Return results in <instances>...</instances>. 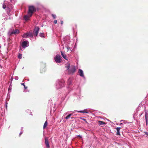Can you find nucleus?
Here are the masks:
<instances>
[{
  "instance_id": "f257e3e1",
  "label": "nucleus",
  "mask_w": 148,
  "mask_h": 148,
  "mask_svg": "<svg viewBox=\"0 0 148 148\" xmlns=\"http://www.w3.org/2000/svg\"><path fill=\"white\" fill-rule=\"evenodd\" d=\"M36 8L33 6H29V7L28 15H30V16H32L33 12H36Z\"/></svg>"
},
{
  "instance_id": "f03ea898",
  "label": "nucleus",
  "mask_w": 148,
  "mask_h": 148,
  "mask_svg": "<svg viewBox=\"0 0 148 148\" xmlns=\"http://www.w3.org/2000/svg\"><path fill=\"white\" fill-rule=\"evenodd\" d=\"M62 57L59 55H56L54 58V59L56 63H59L62 62Z\"/></svg>"
},
{
  "instance_id": "7ed1b4c3",
  "label": "nucleus",
  "mask_w": 148,
  "mask_h": 148,
  "mask_svg": "<svg viewBox=\"0 0 148 148\" xmlns=\"http://www.w3.org/2000/svg\"><path fill=\"white\" fill-rule=\"evenodd\" d=\"M75 66H71V68L68 70V73L69 74H73L75 71Z\"/></svg>"
},
{
  "instance_id": "20e7f679",
  "label": "nucleus",
  "mask_w": 148,
  "mask_h": 148,
  "mask_svg": "<svg viewBox=\"0 0 148 148\" xmlns=\"http://www.w3.org/2000/svg\"><path fill=\"white\" fill-rule=\"evenodd\" d=\"M23 36V38H27L28 37H33V34L32 33L30 32L25 33L24 34Z\"/></svg>"
},
{
  "instance_id": "39448f33",
  "label": "nucleus",
  "mask_w": 148,
  "mask_h": 148,
  "mask_svg": "<svg viewBox=\"0 0 148 148\" xmlns=\"http://www.w3.org/2000/svg\"><path fill=\"white\" fill-rule=\"evenodd\" d=\"M39 30V28L38 27H35L33 31V34L35 36H36L38 33Z\"/></svg>"
},
{
  "instance_id": "423d86ee",
  "label": "nucleus",
  "mask_w": 148,
  "mask_h": 148,
  "mask_svg": "<svg viewBox=\"0 0 148 148\" xmlns=\"http://www.w3.org/2000/svg\"><path fill=\"white\" fill-rule=\"evenodd\" d=\"M45 144L47 148H50L48 138L46 137L45 140Z\"/></svg>"
},
{
  "instance_id": "0eeeda50",
  "label": "nucleus",
  "mask_w": 148,
  "mask_h": 148,
  "mask_svg": "<svg viewBox=\"0 0 148 148\" xmlns=\"http://www.w3.org/2000/svg\"><path fill=\"white\" fill-rule=\"evenodd\" d=\"M78 73H79V75L80 76L83 77H84L83 72L82 70L79 69L78 71Z\"/></svg>"
},
{
  "instance_id": "6e6552de",
  "label": "nucleus",
  "mask_w": 148,
  "mask_h": 148,
  "mask_svg": "<svg viewBox=\"0 0 148 148\" xmlns=\"http://www.w3.org/2000/svg\"><path fill=\"white\" fill-rule=\"evenodd\" d=\"M19 33V30L18 29H16L14 31H13L11 33V34H16Z\"/></svg>"
},
{
  "instance_id": "1a4fd4ad",
  "label": "nucleus",
  "mask_w": 148,
  "mask_h": 148,
  "mask_svg": "<svg viewBox=\"0 0 148 148\" xmlns=\"http://www.w3.org/2000/svg\"><path fill=\"white\" fill-rule=\"evenodd\" d=\"M22 45L23 47L25 48L27 46V41H24L22 42Z\"/></svg>"
},
{
  "instance_id": "9d476101",
  "label": "nucleus",
  "mask_w": 148,
  "mask_h": 148,
  "mask_svg": "<svg viewBox=\"0 0 148 148\" xmlns=\"http://www.w3.org/2000/svg\"><path fill=\"white\" fill-rule=\"evenodd\" d=\"M31 16H30V15H25L24 16V19L26 21H27L29 19V18Z\"/></svg>"
},
{
  "instance_id": "9b49d317",
  "label": "nucleus",
  "mask_w": 148,
  "mask_h": 148,
  "mask_svg": "<svg viewBox=\"0 0 148 148\" xmlns=\"http://www.w3.org/2000/svg\"><path fill=\"white\" fill-rule=\"evenodd\" d=\"M60 52H61V55H62V57L65 59L66 60H67V59L66 58V57H67L66 55L64 53H63L62 51H61Z\"/></svg>"
},
{
  "instance_id": "f8f14e48",
  "label": "nucleus",
  "mask_w": 148,
  "mask_h": 148,
  "mask_svg": "<svg viewBox=\"0 0 148 148\" xmlns=\"http://www.w3.org/2000/svg\"><path fill=\"white\" fill-rule=\"evenodd\" d=\"M121 128V127H116V129L117 130V132L116 133V134L117 135H120V130Z\"/></svg>"
},
{
  "instance_id": "ddd939ff",
  "label": "nucleus",
  "mask_w": 148,
  "mask_h": 148,
  "mask_svg": "<svg viewBox=\"0 0 148 148\" xmlns=\"http://www.w3.org/2000/svg\"><path fill=\"white\" fill-rule=\"evenodd\" d=\"M60 84L61 87H63L64 86V81L60 82Z\"/></svg>"
},
{
  "instance_id": "4468645a",
  "label": "nucleus",
  "mask_w": 148,
  "mask_h": 148,
  "mask_svg": "<svg viewBox=\"0 0 148 148\" xmlns=\"http://www.w3.org/2000/svg\"><path fill=\"white\" fill-rule=\"evenodd\" d=\"M147 113H145V120H146V125H147L148 124V120L147 119Z\"/></svg>"
},
{
  "instance_id": "2eb2a0df",
  "label": "nucleus",
  "mask_w": 148,
  "mask_h": 148,
  "mask_svg": "<svg viewBox=\"0 0 148 148\" xmlns=\"http://www.w3.org/2000/svg\"><path fill=\"white\" fill-rule=\"evenodd\" d=\"M77 112H79V113H88V112L86 111V110H81V111H76Z\"/></svg>"
},
{
  "instance_id": "dca6fc26",
  "label": "nucleus",
  "mask_w": 148,
  "mask_h": 148,
  "mask_svg": "<svg viewBox=\"0 0 148 148\" xmlns=\"http://www.w3.org/2000/svg\"><path fill=\"white\" fill-rule=\"evenodd\" d=\"M70 64H69V63L68 62V63H67L66 64V68L67 69V70H69V68H70Z\"/></svg>"
},
{
  "instance_id": "f3484780",
  "label": "nucleus",
  "mask_w": 148,
  "mask_h": 148,
  "mask_svg": "<svg viewBox=\"0 0 148 148\" xmlns=\"http://www.w3.org/2000/svg\"><path fill=\"white\" fill-rule=\"evenodd\" d=\"M26 113L27 115L28 114H30L32 113L31 111L29 109H27L26 111Z\"/></svg>"
},
{
  "instance_id": "a211bd4d",
  "label": "nucleus",
  "mask_w": 148,
  "mask_h": 148,
  "mask_svg": "<svg viewBox=\"0 0 148 148\" xmlns=\"http://www.w3.org/2000/svg\"><path fill=\"white\" fill-rule=\"evenodd\" d=\"M48 125V123L47 121H46L45 123L43 125V129H45L46 127Z\"/></svg>"
},
{
  "instance_id": "6ab92c4d",
  "label": "nucleus",
  "mask_w": 148,
  "mask_h": 148,
  "mask_svg": "<svg viewBox=\"0 0 148 148\" xmlns=\"http://www.w3.org/2000/svg\"><path fill=\"white\" fill-rule=\"evenodd\" d=\"M45 71V69L44 68H42L40 70V72L41 73H44Z\"/></svg>"
},
{
  "instance_id": "aec40b11",
  "label": "nucleus",
  "mask_w": 148,
  "mask_h": 148,
  "mask_svg": "<svg viewBox=\"0 0 148 148\" xmlns=\"http://www.w3.org/2000/svg\"><path fill=\"white\" fill-rule=\"evenodd\" d=\"M98 122L100 125H103L106 124L105 122L103 121H98Z\"/></svg>"
},
{
  "instance_id": "412c9836",
  "label": "nucleus",
  "mask_w": 148,
  "mask_h": 148,
  "mask_svg": "<svg viewBox=\"0 0 148 148\" xmlns=\"http://www.w3.org/2000/svg\"><path fill=\"white\" fill-rule=\"evenodd\" d=\"M72 114H69L65 117V119H69L70 117L72 115Z\"/></svg>"
},
{
  "instance_id": "4be33fe9",
  "label": "nucleus",
  "mask_w": 148,
  "mask_h": 148,
  "mask_svg": "<svg viewBox=\"0 0 148 148\" xmlns=\"http://www.w3.org/2000/svg\"><path fill=\"white\" fill-rule=\"evenodd\" d=\"M40 36L41 37H44V34L43 33H40L39 34Z\"/></svg>"
},
{
  "instance_id": "5701e85b",
  "label": "nucleus",
  "mask_w": 148,
  "mask_h": 148,
  "mask_svg": "<svg viewBox=\"0 0 148 148\" xmlns=\"http://www.w3.org/2000/svg\"><path fill=\"white\" fill-rule=\"evenodd\" d=\"M22 54H19L18 55V58L19 59H21L22 58Z\"/></svg>"
},
{
  "instance_id": "b1692460",
  "label": "nucleus",
  "mask_w": 148,
  "mask_h": 148,
  "mask_svg": "<svg viewBox=\"0 0 148 148\" xmlns=\"http://www.w3.org/2000/svg\"><path fill=\"white\" fill-rule=\"evenodd\" d=\"M52 15L53 16V18L55 19V18H56V16L55 15H54V14H52Z\"/></svg>"
},
{
  "instance_id": "393cba45",
  "label": "nucleus",
  "mask_w": 148,
  "mask_h": 148,
  "mask_svg": "<svg viewBox=\"0 0 148 148\" xmlns=\"http://www.w3.org/2000/svg\"><path fill=\"white\" fill-rule=\"evenodd\" d=\"M82 120L84 121H85V122L86 123H87V121H86V119H83V118H80Z\"/></svg>"
},
{
  "instance_id": "a878e982",
  "label": "nucleus",
  "mask_w": 148,
  "mask_h": 148,
  "mask_svg": "<svg viewBox=\"0 0 148 148\" xmlns=\"http://www.w3.org/2000/svg\"><path fill=\"white\" fill-rule=\"evenodd\" d=\"M63 23V21H60V24L61 25H62Z\"/></svg>"
},
{
  "instance_id": "bb28decb",
  "label": "nucleus",
  "mask_w": 148,
  "mask_h": 148,
  "mask_svg": "<svg viewBox=\"0 0 148 148\" xmlns=\"http://www.w3.org/2000/svg\"><path fill=\"white\" fill-rule=\"evenodd\" d=\"M54 23H55V24H56V23H57V20H55L54 21Z\"/></svg>"
},
{
  "instance_id": "cd10ccee",
  "label": "nucleus",
  "mask_w": 148,
  "mask_h": 148,
  "mask_svg": "<svg viewBox=\"0 0 148 148\" xmlns=\"http://www.w3.org/2000/svg\"><path fill=\"white\" fill-rule=\"evenodd\" d=\"M144 133L145 134L148 136V132H145Z\"/></svg>"
},
{
  "instance_id": "c85d7f7f",
  "label": "nucleus",
  "mask_w": 148,
  "mask_h": 148,
  "mask_svg": "<svg viewBox=\"0 0 148 148\" xmlns=\"http://www.w3.org/2000/svg\"><path fill=\"white\" fill-rule=\"evenodd\" d=\"M6 6L5 5H3V8L4 9H5L6 8Z\"/></svg>"
},
{
  "instance_id": "c756f323",
  "label": "nucleus",
  "mask_w": 148,
  "mask_h": 148,
  "mask_svg": "<svg viewBox=\"0 0 148 148\" xmlns=\"http://www.w3.org/2000/svg\"><path fill=\"white\" fill-rule=\"evenodd\" d=\"M70 48L69 47H67V51H69V49Z\"/></svg>"
},
{
  "instance_id": "7c9ffc66",
  "label": "nucleus",
  "mask_w": 148,
  "mask_h": 148,
  "mask_svg": "<svg viewBox=\"0 0 148 148\" xmlns=\"http://www.w3.org/2000/svg\"><path fill=\"white\" fill-rule=\"evenodd\" d=\"M77 136L78 137H79L80 138H82V136H80V135H78V136Z\"/></svg>"
},
{
  "instance_id": "2f4dec72",
  "label": "nucleus",
  "mask_w": 148,
  "mask_h": 148,
  "mask_svg": "<svg viewBox=\"0 0 148 148\" xmlns=\"http://www.w3.org/2000/svg\"><path fill=\"white\" fill-rule=\"evenodd\" d=\"M24 88L25 89H27V87H26L25 85H24Z\"/></svg>"
},
{
  "instance_id": "473e14b6",
  "label": "nucleus",
  "mask_w": 148,
  "mask_h": 148,
  "mask_svg": "<svg viewBox=\"0 0 148 148\" xmlns=\"http://www.w3.org/2000/svg\"><path fill=\"white\" fill-rule=\"evenodd\" d=\"M71 81V79H69L68 80V82H70Z\"/></svg>"
},
{
  "instance_id": "72a5a7b5",
  "label": "nucleus",
  "mask_w": 148,
  "mask_h": 148,
  "mask_svg": "<svg viewBox=\"0 0 148 148\" xmlns=\"http://www.w3.org/2000/svg\"><path fill=\"white\" fill-rule=\"evenodd\" d=\"M22 85H23L24 86V85H25V84H24V83H23V84H22Z\"/></svg>"
},
{
  "instance_id": "f704fd0d",
  "label": "nucleus",
  "mask_w": 148,
  "mask_h": 148,
  "mask_svg": "<svg viewBox=\"0 0 148 148\" xmlns=\"http://www.w3.org/2000/svg\"><path fill=\"white\" fill-rule=\"evenodd\" d=\"M22 134V133H20V136L21 134Z\"/></svg>"
}]
</instances>
